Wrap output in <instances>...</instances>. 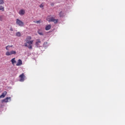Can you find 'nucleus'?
I'll return each instance as SVG.
<instances>
[{
  "label": "nucleus",
  "instance_id": "14",
  "mask_svg": "<svg viewBox=\"0 0 125 125\" xmlns=\"http://www.w3.org/2000/svg\"><path fill=\"white\" fill-rule=\"evenodd\" d=\"M16 36H17V37H21V33L20 32H17V33H16Z\"/></svg>",
  "mask_w": 125,
  "mask_h": 125
},
{
  "label": "nucleus",
  "instance_id": "18",
  "mask_svg": "<svg viewBox=\"0 0 125 125\" xmlns=\"http://www.w3.org/2000/svg\"><path fill=\"white\" fill-rule=\"evenodd\" d=\"M4 3L3 0H0V4H3Z\"/></svg>",
  "mask_w": 125,
  "mask_h": 125
},
{
  "label": "nucleus",
  "instance_id": "8",
  "mask_svg": "<svg viewBox=\"0 0 125 125\" xmlns=\"http://www.w3.org/2000/svg\"><path fill=\"white\" fill-rule=\"evenodd\" d=\"M6 94H7V92L4 91L0 96V99L4 98V97H5V96H6Z\"/></svg>",
  "mask_w": 125,
  "mask_h": 125
},
{
  "label": "nucleus",
  "instance_id": "11",
  "mask_svg": "<svg viewBox=\"0 0 125 125\" xmlns=\"http://www.w3.org/2000/svg\"><path fill=\"white\" fill-rule=\"evenodd\" d=\"M11 62L12 63L13 65H14L16 63V61L15 60V58H13L11 60Z\"/></svg>",
  "mask_w": 125,
  "mask_h": 125
},
{
  "label": "nucleus",
  "instance_id": "25",
  "mask_svg": "<svg viewBox=\"0 0 125 125\" xmlns=\"http://www.w3.org/2000/svg\"><path fill=\"white\" fill-rule=\"evenodd\" d=\"M54 5V4L53 3H52L51 4V6H53Z\"/></svg>",
  "mask_w": 125,
  "mask_h": 125
},
{
  "label": "nucleus",
  "instance_id": "6",
  "mask_svg": "<svg viewBox=\"0 0 125 125\" xmlns=\"http://www.w3.org/2000/svg\"><path fill=\"white\" fill-rule=\"evenodd\" d=\"M23 64V62H22V60H21V59H19L18 61V62L16 64V66H21Z\"/></svg>",
  "mask_w": 125,
  "mask_h": 125
},
{
  "label": "nucleus",
  "instance_id": "3",
  "mask_svg": "<svg viewBox=\"0 0 125 125\" xmlns=\"http://www.w3.org/2000/svg\"><path fill=\"white\" fill-rule=\"evenodd\" d=\"M16 23L17 25H18V26H20V27L24 26V22L22 21L21 20H19V19H16Z\"/></svg>",
  "mask_w": 125,
  "mask_h": 125
},
{
  "label": "nucleus",
  "instance_id": "20",
  "mask_svg": "<svg viewBox=\"0 0 125 125\" xmlns=\"http://www.w3.org/2000/svg\"><path fill=\"white\" fill-rule=\"evenodd\" d=\"M59 15L60 17H62V16H63V13L62 11L60 13Z\"/></svg>",
  "mask_w": 125,
  "mask_h": 125
},
{
  "label": "nucleus",
  "instance_id": "2",
  "mask_svg": "<svg viewBox=\"0 0 125 125\" xmlns=\"http://www.w3.org/2000/svg\"><path fill=\"white\" fill-rule=\"evenodd\" d=\"M47 20L48 22H53L54 24H57L58 22V19H55L53 17L47 18Z\"/></svg>",
  "mask_w": 125,
  "mask_h": 125
},
{
  "label": "nucleus",
  "instance_id": "24",
  "mask_svg": "<svg viewBox=\"0 0 125 125\" xmlns=\"http://www.w3.org/2000/svg\"><path fill=\"white\" fill-rule=\"evenodd\" d=\"M10 30L11 31H13V28H12V27H11V28L10 29Z\"/></svg>",
  "mask_w": 125,
  "mask_h": 125
},
{
  "label": "nucleus",
  "instance_id": "5",
  "mask_svg": "<svg viewBox=\"0 0 125 125\" xmlns=\"http://www.w3.org/2000/svg\"><path fill=\"white\" fill-rule=\"evenodd\" d=\"M19 77L20 78V82H23L24 81H25V75L24 74V73H22L21 75H20Z\"/></svg>",
  "mask_w": 125,
  "mask_h": 125
},
{
  "label": "nucleus",
  "instance_id": "16",
  "mask_svg": "<svg viewBox=\"0 0 125 125\" xmlns=\"http://www.w3.org/2000/svg\"><path fill=\"white\" fill-rule=\"evenodd\" d=\"M34 23H36V24H40V21H34Z\"/></svg>",
  "mask_w": 125,
  "mask_h": 125
},
{
  "label": "nucleus",
  "instance_id": "10",
  "mask_svg": "<svg viewBox=\"0 0 125 125\" xmlns=\"http://www.w3.org/2000/svg\"><path fill=\"white\" fill-rule=\"evenodd\" d=\"M51 28V25L48 24L45 27V30H46V31H48V30H50Z\"/></svg>",
  "mask_w": 125,
  "mask_h": 125
},
{
  "label": "nucleus",
  "instance_id": "23",
  "mask_svg": "<svg viewBox=\"0 0 125 125\" xmlns=\"http://www.w3.org/2000/svg\"><path fill=\"white\" fill-rule=\"evenodd\" d=\"M13 47V45H9V47L10 48V47Z\"/></svg>",
  "mask_w": 125,
  "mask_h": 125
},
{
  "label": "nucleus",
  "instance_id": "1",
  "mask_svg": "<svg viewBox=\"0 0 125 125\" xmlns=\"http://www.w3.org/2000/svg\"><path fill=\"white\" fill-rule=\"evenodd\" d=\"M32 39L31 36H27L25 40L26 43H24V46L27 47L29 49H32V44L33 43V40H31Z\"/></svg>",
  "mask_w": 125,
  "mask_h": 125
},
{
  "label": "nucleus",
  "instance_id": "17",
  "mask_svg": "<svg viewBox=\"0 0 125 125\" xmlns=\"http://www.w3.org/2000/svg\"><path fill=\"white\" fill-rule=\"evenodd\" d=\"M0 21H3V16H0Z\"/></svg>",
  "mask_w": 125,
  "mask_h": 125
},
{
  "label": "nucleus",
  "instance_id": "13",
  "mask_svg": "<svg viewBox=\"0 0 125 125\" xmlns=\"http://www.w3.org/2000/svg\"><path fill=\"white\" fill-rule=\"evenodd\" d=\"M38 33L39 34V35H40V36H43V35L42 32L40 30L38 31Z\"/></svg>",
  "mask_w": 125,
  "mask_h": 125
},
{
  "label": "nucleus",
  "instance_id": "4",
  "mask_svg": "<svg viewBox=\"0 0 125 125\" xmlns=\"http://www.w3.org/2000/svg\"><path fill=\"white\" fill-rule=\"evenodd\" d=\"M16 51H14V50H12L11 51H7L6 52V56H12L13 55H16Z\"/></svg>",
  "mask_w": 125,
  "mask_h": 125
},
{
  "label": "nucleus",
  "instance_id": "19",
  "mask_svg": "<svg viewBox=\"0 0 125 125\" xmlns=\"http://www.w3.org/2000/svg\"><path fill=\"white\" fill-rule=\"evenodd\" d=\"M5 48L7 51H9V45L6 46Z\"/></svg>",
  "mask_w": 125,
  "mask_h": 125
},
{
  "label": "nucleus",
  "instance_id": "7",
  "mask_svg": "<svg viewBox=\"0 0 125 125\" xmlns=\"http://www.w3.org/2000/svg\"><path fill=\"white\" fill-rule=\"evenodd\" d=\"M8 100H10V101L11 100V97H7L5 99H3L2 101V103H8Z\"/></svg>",
  "mask_w": 125,
  "mask_h": 125
},
{
  "label": "nucleus",
  "instance_id": "12",
  "mask_svg": "<svg viewBox=\"0 0 125 125\" xmlns=\"http://www.w3.org/2000/svg\"><path fill=\"white\" fill-rule=\"evenodd\" d=\"M37 42H36V45L38 46L39 45V43H41V42L40 40H37Z\"/></svg>",
  "mask_w": 125,
  "mask_h": 125
},
{
  "label": "nucleus",
  "instance_id": "15",
  "mask_svg": "<svg viewBox=\"0 0 125 125\" xmlns=\"http://www.w3.org/2000/svg\"><path fill=\"white\" fill-rule=\"evenodd\" d=\"M0 10H2L3 11L4 10V7H2V6L0 5Z\"/></svg>",
  "mask_w": 125,
  "mask_h": 125
},
{
  "label": "nucleus",
  "instance_id": "21",
  "mask_svg": "<svg viewBox=\"0 0 125 125\" xmlns=\"http://www.w3.org/2000/svg\"><path fill=\"white\" fill-rule=\"evenodd\" d=\"M47 44V42H44L43 46H46Z\"/></svg>",
  "mask_w": 125,
  "mask_h": 125
},
{
  "label": "nucleus",
  "instance_id": "22",
  "mask_svg": "<svg viewBox=\"0 0 125 125\" xmlns=\"http://www.w3.org/2000/svg\"><path fill=\"white\" fill-rule=\"evenodd\" d=\"M43 6H43L42 4L40 5V7L41 8H42V7H43Z\"/></svg>",
  "mask_w": 125,
  "mask_h": 125
},
{
  "label": "nucleus",
  "instance_id": "9",
  "mask_svg": "<svg viewBox=\"0 0 125 125\" xmlns=\"http://www.w3.org/2000/svg\"><path fill=\"white\" fill-rule=\"evenodd\" d=\"M20 15H24L25 14V10L24 9H21L19 12Z\"/></svg>",
  "mask_w": 125,
  "mask_h": 125
}]
</instances>
